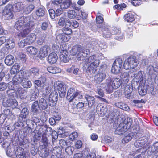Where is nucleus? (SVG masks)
<instances>
[{
    "mask_svg": "<svg viewBox=\"0 0 158 158\" xmlns=\"http://www.w3.org/2000/svg\"><path fill=\"white\" fill-rule=\"evenodd\" d=\"M133 120L130 118L127 117L124 119L121 122L116 129L115 132L116 134L121 135L126 132L127 129L130 127L132 124Z\"/></svg>",
    "mask_w": 158,
    "mask_h": 158,
    "instance_id": "f257e3e1",
    "label": "nucleus"
},
{
    "mask_svg": "<svg viewBox=\"0 0 158 158\" xmlns=\"http://www.w3.org/2000/svg\"><path fill=\"white\" fill-rule=\"evenodd\" d=\"M96 56L93 55L89 57L88 62L90 63L86 69L87 72L91 74H94L97 71V68L98 66L100 60L96 59Z\"/></svg>",
    "mask_w": 158,
    "mask_h": 158,
    "instance_id": "f03ea898",
    "label": "nucleus"
},
{
    "mask_svg": "<svg viewBox=\"0 0 158 158\" xmlns=\"http://www.w3.org/2000/svg\"><path fill=\"white\" fill-rule=\"evenodd\" d=\"M138 64L136 56L131 55L125 60L123 67L126 70L132 69L135 68Z\"/></svg>",
    "mask_w": 158,
    "mask_h": 158,
    "instance_id": "7ed1b4c3",
    "label": "nucleus"
},
{
    "mask_svg": "<svg viewBox=\"0 0 158 158\" xmlns=\"http://www.w3.org/2000/svg\"><path fill=\"white\" fill-rule=\"evenodd\" d=\"M78 98V99H81L83 98L81 92L78 90H75L74 88H71L69 89L67 92L66 99L69 102L73 101L76 98Z\"/></svg>",
    "mask_w": 158,
    "mask_h": 158,
    "instance_id": "20e7f679",
    "label": "nucleus"
},
{
    "mask_svg": "<svg viewBox=\"0 0 158 158\" xmlns=\"http://www.w3.org/2000/svg\"><path fill=\"white\" fill-rule=\"evenodd\" d=\"M111 28V27L103 25L99 27L98 30L104 37L110 38L112 36Z\"/></svg>",
    "mask_w": 158,
    "mask_h": 158,
    "instance_id": "39448f33",
    "label": "nucleus"
},
{
    "mask_svg": "<svg viewBox=\"0 0 158 158\" xmlns=\"http://www.w3.org/2000/svg\"><path fill=\"white\" fill-rule=\"evenodd\" d=\"M123 64V60L121 58H118L114 61L111 69L112 73L117 74L120 72Z\"/></svg>",
    "mask_w": 158,
    "mask_h": 158,
    "instance_id": "423d86ee",
    "label": "nucleus"
},
{
    "mask_svg": "<svg viewBox=\"0 0 158 158\" xmlns=\"http://www.w3.org/2000/svg\"><path fill=\"white\" fill-rule=\"evenodd\" d=\"M31 21L27 22L24 26L23 30L18 35V36L22 38L26 37L31 31V28L33 26V25L31 24Z\"/></svg>",
    "mask_w": 158,
    "mask_h": 158,
    "instance_id": "0eeeda50",
    "label": "nucleus"
},
{
    "mask_svg": "<svg viewBox=\"0 0 158 158\" xmlns=\"http://www.w3.org/2000/svg\"><path fill=\"white\" fill-rule=\"evenodd\" d=\"M112 35H115L116 36L115 37V39L121 41L124 38V35L121 33V29L114 27H111Z\"/></svg>",
    "mask_w": 158,
    "mask_h": 158,
    "instance_id": "6e6552de",
    "label": "nucleus"
},
{
    "mask_svg": "<svg viewBox=\"0 0 158 158\" xmlns=\"http://www.w3.org/2000/svg\"><path fill=\"white\" fill-rule=\"evenodd\" d=\"M55 89L58 90L59 96L61 98H63L65 96L66 89L65 85L64 83L61 82L58 83L56 86H54Z\"/></svg>",
    "mask_w": 158,
    "mask_h": 158,
    "instance_id": "1a4fd4ad",
    "label": "nucleus"
},
{
    "mask_svg": "<svg viewBox=\"0 0 158 158\" xmlns=\"http://www.w3.org/2000/svg\"><path fill=\"white\" fill-rule=\"evenodd\" d=\"M90 50L86 48L83 49L77 56V58L78 60H84L89 56Z\"/></svg>",
    "mask_w": 158,
    "mask_h": 158,
    "instance_id": "9d476101",
    "label": "nucleus"
},
{
    "mask_svg": "<svg viewBox=\"0 0 158 158\" xmlns=\"http://www.w3.org/2000/svg\"><path fill=\"white\" fill-rule=\"evenodd\" d=\"M45 133H43L42 136V142L43 144L42 145V148L45 149V151L44 153L45 156H47L49 154V152L47 151V148L48 146V139L46 135L45 134Z\"/></svg>",
    "mask_w": 158,
    "mask_h": 158,
    "instance_id": "9b49d317",
    "label": "nucleus"
},
{
    "mask_svg": "<svg viewBox=\"0 0 158 158\" xmlns=\"http://www.w3.org/2000/svg\"><path fill=\"white\" fill-rule=\"evenodd\" d=\"M13 88L10 89V91H13V92H10V94H11L13 97L14 96H17L18 94L19 95H22L23 94L24 92V89L22 88L21 87H17V85L13 86Z\"/></svg>",
    "mask_w": 158,
    "mask_h": 158,
    "instance_id": "f8f14e48",
    "label": "nucleus"
},
{
    "mask_svg": "<svg viewBox=\"0 0 158 158\" xmlns=\"http://www.w3.org/2000/svg\"><path fill=\"white\" fill-rule=\"evenodd\" d=\"M49 48L47 45H45L42 46L40 49L38 54V56L41 59L44 58L48 54Z\"/></svg>",
    "mask_w": 158,
    "mask_h": 158,
    "instance_id": "ddd939ff",
    "label": "nucleus"
},
{
    "mask_svg": "<svg viewBox=\"0 0 158 158\" xmlns=\"http://www.w3.org/2000/svg\"><path fill=\"white\" fill-rule=\"evenodd\" d=\"M51 96L49 98V102L48 105L51 107L55 106L58 99V95L57 94L51 93Z\"/></svg>",
    "mask_w": 158,
    "mask_h": 158,
    "instance_id": "4468645a",
    "label": "nucleus"
},
{
    "mask_svg": "<svg viewBox=\"0 0 158 158\" xmlns=\"http://www.w3.org/2000/svg\"><path fill=\"white\" fill-rule=\"evenodd\" d=\"M15 153L17 158H29L27 154H26L24 149L22 147H18Z\"/></svg>",
    "mask_w": 158,
    "mask_h": 158,
    "instance_id": "2eb2a0df",
    "label": "nucleus"
},
{
    "mask_svg": "<svg viewBox=\"0 0 158 158\" xmlns=\"http://www.w3.org/2000/svg\"><path fill=\"white\" fill-rule=\"evenodd\" d=\"M29 114V112L28 109L26 107L23 108L19 116V120L23 122H27V116Z\"/></svg>",
    "mask_w": 158,
    "mask_h": 158,
    "instance_id": "dca6fc26",
    "label": "nucleus"
},
{
    "mask_svg": "<svg viewBox=\"0 0 158 158\" xmlns=\"http://www.w3.org/2000/svg\"><path fill=\"white\" fill-rule=\"evenodd\" d=\"M42 129H44V131H42L43 133H45L46 135H51L52 139H55L57 138L58 135H56L55 136L54 135V134L56 133V132L55 131H53L52 128L50 127H44Z\"/></svg>",
    "mask_w": 158,
    "mask_h": 158,
    "instance_id": "f3484780",
    "label": "nucleus"
},
{
    "mask_svg": "<svg viewBox=\"0 0 158 158\" xmlns=\"http://www.w3.org/2000/svg\"><path fill=\"white\" fill-rule=\"evenodd\" d=\"M110 81L116 89L119 88L122 84L121 79L117 77L110 78Z\"/></svg>",
    "mask_w": 158,
    "mask_h": 158,
    "instance_id": "a211bd4d",
    "label": "nucleus"
},
{
    "mask_svg": "<svg viewBox=\"0 0 158 158\" xmlns=\"http://www.w3.org/2000/svg\"><path fill=\"white\" fill-rule=\"evenodd\" d=\"M36 35L33 33H31L28 35L24 40V43L26 44L30 45L36 40Z\"/></svg>",
    "mask_w": 158,
    "mask_h": 158,
    "instance_id": "6ab92c4d",
    "label": "nucleus"
},
{
    "mask_svg": "<svg viewBox=\"0 0 158 158\" xmlns=\"http://www.w3.org/2000/svg\"><path fill=\"white\" fill-rule=\"evenodd\" d=\"M58 59L57 54L54 52H52L49 54L47 58V60L50 64L55 63Z\"/></svg>",
    "mask_w": 158,
    "mask_h": 158,
    "instance_id": "aec40b11",
    "label": "nucleus"
},
{
    "mask_svg": "<svg viewBox=\"0 0 158 158\" xmlns=\"http://www.w3.org/2000/svg\"><path fill=\"white\" fill-rule=\"evenodd\" d=\"M84 48L81 45L76 44L73 46L70 51V53L73 56H75L80 52Z\"/></svg>",
    "mask_w": 158,
    "mask_h": 158,
    "instance_id": "412c9836",
    "label": "nucleus"
},
{
    "mask_svg": "<svg viewBox=\"0 0 158 158\" xmlns=\"http://www.w3.org/2000/svg\"><path fill=\"white\" fill-rule=\"evenodd\" d=\"M27 21V18L25 17H22L20 18L18 21L16 22L15 26L17 29L20 28L21 27L24 26H25L26 23V22Z\"/></svg>",
    "mask_w": 158,
    "mask_h": 158,
    "instance_id": "4be33fe9",
    "label": "nucleus"
},
{
    "mask_svg": "<svg viewBox=\"0 0 158 158\" xmlns=\"http://www.w3.org/2000/svg\"><path fill=\"white\" fill-rule=\"evenodd\" d=\"M60 60L64 63H66L69 60L68 56V52L66 50H62L61 51L60 55Z\"/></svg>",
    "mask_w": 158,
    "mask_h": 158,
    "instance_id": "5701e85b",
    "label": "nucleus"
},
{
    "mask_svg": "<svg viewBox=\"0 0 158 158\" xmlns=\"http://www.w3.org/2000/svg\"><path fill=\"white\" fill-rule=\"evenodd\" d=\"M39 108L41 110H45L48 108V104L44 98L40 99L39 101Z\"/></svg>",
    "mask_w": 158,
    "mask_h": 158,
    "instance_id": "b1692460",
    "label": "nucleus"
},
{
    "mask_svg": "<svg viewBox=\"0 0 158 158\" xmlns=\"http://www.w3.org/2000/svg\"><path fill=\"white\" fill-rule=\"evenodd\" d=\"M10 139H4L3 143V147L6 150V153L9 157L10 156Z\"/></svg>",
    "mask_w": 158,
    "mask_h": 158,
    "instance_id": "393cba45",
    "label": "nucleus"
},
{
    "mask_svg": "<svg viewBox=\"0 0 158 158\" xmlns=\"http://www.w3.org/2000/svg\"><path fill=\"white\" fill-rule=\"evenodd\" d=\"M124 20L129 23H132L135 20V15L131 12L125 14L124 16Z\"/></svg>",
    "mask_w": 158,
    "mask_h": 158,
    "instance_id": "a878e982",
    "label": "nucleus"
},
{
    "mask_svg": "<svg viewBox=\"0 0 158 158\" xmlns=\"http://www.w3.org/2000/svg\"><path fill=\"white\" fill-rule=\"evenodd\" d=\"M106 76L105 73H99L95 75L94 79L97 83H100L105 79Z\"/></svg>",
    "mask_w": 158,
    "mask_h": 158,
    "instance_id": "bb28decb",
    "label": "nucleus"
},
{
    "mask_svg": "<svg viewBox=\"0 0 158 158\" xmlns=\"http://www.w3.org/2000/svg\"><path fill=\"white\" fill-rule=\"evenodd\" d=\"M72 4L71 0H64L60 4V8L61 9L65 10L69 8Z\"/></svg>",
    "mask_w": 158,
    "mask_h": 158,
    "instance_id": "cd10ccee",
    "label": "nucleus"
},
{
    "mask_svg": "<svg viewBox=\"0 0 158 158\" xmlns=\"http://www.w3.org/2000/svg\"><path fill=\"white\" fill-rule=\"evenodd\" d=\"M23 7L21 3L18 2L13 4L11 7V10L14 12H18L23 10Z\"/></svg>",
    "mask_w": 158,
    "mask_h": 158,
    "instance_id": "c85d7f7f",
    "label": "nucleus"
},
{
    "mask_svg": "<svg viewBox=\"0 0 158 158\" xmlns=\"http://www.w3.org/2000/svg\"><path fill=\"white\" fill-rule=\"evenodd\" d=\"M15 74L12 79L13 85L11 86V87L13 86H13H16L23 81L19 75L18 74Z\"/></svg>",
    "mask_w": 158,
    "mask_h": 158,
    "instance_id": "c756f323",
    "label": "nucleus"
},
{
    "mask_svg": "<svg viewBox=\"0 0 158 158\" xmlns=\"http://www.w3.org/2000/svg\"><path fill=\"white\" fill-rule=\"evenodd\" d=\"M85 98L87 101L89 106L91 107L95 104V98L94 97L86 95Z\"/></svg>",
    "mask_w": 158,
    "mask_h": 158,
    "instance_id": "7c9ffc66",
    "label": "nucleus"
},
{
    "mask_svg": "<svg viewBox=\"0 0 158 158\" xmlns=\"http://www.w3.org/2000/svg\"><path fill=\"white\" fill-rule=\"evenodd\" d=\"M151 151L156 156L155 158H158V141L154 143L152 146Z\"/></svg>",
    "mask_w": 158,
    "mask_h": 158,
    "instance_id": "2f4dec72",
    "label": "nucleus"
},
{
    "mask_svg": "<svg viewBox=\"0 0 158 158\" xmlns=\"http://www.w3.org/2000/svg\"><path fill=\"white\" fill-rule=\"evenodd\" d=\"M15 58L16 60L21 61L23 63H25L26 61V55L23 53H19L15 56Z\"/></svg>",
    "mask_w": 158,
    "mask_h": 158,
    "instance_id": "473e14b6",
    "label": "nucleus"
},
{
    "mask_svg": "<svg viewBox=\"0 0 158 158\" xmlns=\"http://www.w3.org/2000/svg\"><path fill=\"white\" fill-rule=\"evenodd\" d=\"M59 144L62 148H65L66 152L69 154V151L70 148L68 147L66 141L63 139H61L59 141Z\"/></svg>",
    "mask_w": 158,
    "mask_h": 158,
    "instance_id": "72a5a7b5",
    "label": "nucleus"
},
{
    "mask_svg": "<svg viewBox=\"0 0 158 158\" xmlns=\"http://www.w3.org/2000/svg\"><path fill=\"white\" fill-rule=\"evenodd\" d=\"M20 69V66L17 63H15L10 69V74H17V73L19 71Z\"/></svg>",
    "mask_w": 158,
    "mask_h": 158,
    "instance_id": "f704fd0d",
    "label": "nucleus"
},
{
    "mask_svg": "<svg viewBox=\"0 0 158 158\" xmlns=\"http://www.w3.org/2000/svg\"><path fill=\"white\" fill-rule=\"evenodd\" d=\"M26 50L28 53L33 55H36L38 52L37 49L32 46L27 47Z\"/></svg>",
    "mask_w": 158,
    "mask_h": 158,
    "instance_id": "c9c22d12",
    "label": "nucleus"
},
{
    "mask_svg": "<svg viewBox=\"0 0 158 158\" xmlns=\"http://www.w3.org/2000/svg\"><path fill=\"white\" fill-rule=\"evenodd\" d=\"M45 13V8L43 7H40L38 8L35 11V14L37 17H43Z\"/></svg>",
    "mask_w": 158,
    "mask_h": 158,
    "instance_id": "e433bc0d",
    "label": "nucleus"
},
{
    "mask_svg": "<svg viewBox=\"0 0 158 158\" xmlns=\"http://www.w3.org/2000/svg\"><path fill=\"white\" fill-rule=\"evenodd\" d=\"M48 71L50 73L53 74H56L60 73V69L56 67L50 66L47 68Z\"/></svg>",
    "mask_w": 158,
    "mask_h": 158,
    "instance_id": "4c0bfd02",
    "label": "nucleus"
},
{
    "mask_svg": "<svg viewBox=\"0 0 158 158\" xmlns=\"http://www.w3.org/2000/svg\"><path fill=\"white\" fill-rule=\"evenodd\" d=\"M58 40L61 42V43H64L68 41L69 39V38H68L66 36V35L64 33L58 35Z\"/></svg>",
    "mask_w": 158,
    "mask_h": 158,
    "instance_id": "58836bf2",
    "label": "nucleus"
},
{
    "mask_svg": "<svg viewBox=\"0 0 158 158\" xmlns=\"http://www.w3.org/2000/svg\"><path fill=\"white\" fill-rule=\"evenodd\" d=\"M39 108V104L37 101H35L31 106V110L34 114L37 113L38 112V108Z\"/></svg>",
    "mask_w": 158,
    "mask_h": 158,
    "instance_id": "ea45409f",
    "label": "nucleus"
},
{
    "mask_svg": "<svg viewBox=\"0 0 158 158\" xmlns=\"http://www.w3.org/2000/svg\"><path fill=\"white\" fill-rule=\"evenodd\" d=\"M114 89H116L109 81L107 82V86L106 88V91L108 93L110 94L113 92Z\"/></svg>",
    "mask_w": 158,
    "mask_h": 158,
    "instance_id": "a19ab883",
    "label": "nucleus"
},
{
    "mask_svg": "<svg viewBox=\"0 0 158 158\" xmlns=\"http://www.w3.org/2000/svg\"><path fill=\"white\" fill-rule=\"evenodd\" d=\"M144 144V140L141 138L138 139L134 143L135 146L136 148L142 147Z\"/></svg>",
    "mask_w": 158,
    "mask_h": 158,
    "instance_id": "79ce46f5",
    "label": "nucleus"
},
{
    "mask_svg": "<svg viewBox=\"0 0 158 158\" xmlns=\"http://www.w3.org/2000/svg\"><path fill=\"white\" fill-rule=\"evenodd\" d=\"M51 91V89L50 88H49V87H46L45 91L44 92L43 94V97L46 99L48 98H49V97L51 96V95H50V94L51 93H50ZM51 93L52 94L53 93H52V92Z\"/></svg>",
    "mask_w": 158,
    "mask_h": 158,
    "instance_id": "37998d69",
    "label": "nucleus"
},
{
    "mask_svg": "<svg viewBox=\"0 0 158 158\" xmlns=\"http://www.w3.org/2000/svg\"><path fill=\"white\" fill-rule=\"evenodd\" d=\"M67 16L69 19H73L76 17L77 16V14L75 10H71L68 11Z\"/></svg>",
    "mask_w": 158,
    "mask_h": 158,
    "instance_id": "c03bdc74",
    "label": "nucleus"
},
{
    "mask_svg": "<svg viewBox=\"0 0 158 158\" xmlns=\"http://www.w3.org/2000/svg\"><path fill=\"white\" fill-rule=\"evenodd\" d=\"M132 133L131 132L127 134L124 135V137L123 139L122 142H124V143H127L131 140L132 139Z\"/></svg>",
    "mask_w": 158,
    "mask_h": 158,
    "instance_id": "a18cd8bd",
    "label": "nucleus"
},
{
    "mask_svg": "<svg viewBox=\"0 0 158 158\" xmlns=\"http://www.w3.org/2000/svg\"><path fill=\"white\" fill-rule=\"evenodd\" d=\"M26 122L27 126L26 127H24L23 130V132L25 135H27L30 133H31L32 131V130L31 128L28 127L29 126V124L28 123H27V122Z\"/></svg>",
    "mask_w": 158,
    "mask_h": 158,
    "instance_id": "49530a36",
    "label": "nucleus"
},
{
    "mask_svg": "<svg viewBox=\"0 0 158 158\" xmlns=\"http://www.w3.org/2000/svg\"><path fill=\"white\" fill-rule=\"evenodd\" d=\"M39 70L36 67H33L29 70V72L31 74L34 75H38L39 74Z\"/></svg>",
    "mask_w": 158,
    "mask_h": 158,
    "instance_id": "de8ad7c7",
    "label": "nucleus"
},
{
    "mask_svg": "<svg viewBox=\"0 0 158 158\" xmlns=\"http://www.w3.org/2000/svg\"><path fill=\"white\" fill-rule=\"evenodd\" d=\"M34 8V5L29 4L26 7L25 9V11L26 14H29L32 11Z\"/></svg>",
    "mask_w": 158,
    "mask_h": 158,
    "instance_id": "09e8293b",
    "label": "nucleus"
},
{
    "mask_svg": "<svg viewBox=\"0 0 158 158\" xmlns=\"http://www.w3.org/2000/svg\"><path fill=\"white\" fill-rule=\"evenodd\" d=\"M78 136V134L77 132H74L70 134L69 136L70 140L73 141L76 140Z\"/></svg>",
    "mask_w": 158,
    "mask_h": 158,
    "instance_id": "8fccbe9b",
    "label": "nucleus"
},
{
    "mask_svg": "<svg viewBox=\"0 0 158 158\" xmlns=\"http://www.w3.org/2000/svg\"><path fill=\"white\" fill-rule=\"evenodd\" d=\"M96 20L97 23L101 24L104 21L103 15L101 14V15L97 16Z\"/></svg>",
    "mask_w": 158,
    "mask_h": 158,
    "instance_id": "3c124183",
    "label": "nucleus"
},
{
    "mask_svg": "<svg viewBox=\"0 0 158 158\" xmlns=\"http://www.w3.org/2000/svg\"><path fill=\"white\" fill-rule=\"evenodd\" d=\"M39 92H35L34 91L31 94L30 96V99L31 101L35 100L38 97Z\"/></svg>",
    "mask_w": 158,
    "mask_h": 158,
    "instance_id": "603ef678",
    "label": "nucleus"
},
{
    "mask_svg": "<svg viewBox=\"0 0 158 158\" xmlns=\"http://www.w3.org/2000/svg\"><path fill=\"white\" fill-rule=\"evenodd\" d=\"M19 75L21 80L23 81V79H26L27 77V73L23 70H20L18 74Z\"/></svg>",
    "mask_w": 158,
    "mask_h": 158,
    "instance_id": "864d4df0",
    "label": "nucleus"
},
{
    "mask_svg": "<svg viewBox=\"0 0 158 158\" xmlns=\"http://www.w3.org/2000/svg\"><path fill=\"white\" fill-rule=\"evenodd\" d=\"M61 117L58 116V118L57 117H55V118H49V121L50 124L51 125H53L55 124L56 122V120H59L60 119Z\"/></svg>",
    "mask_w": 158,
    "mask_h": 158,
    "instance_id": "5fc2aeb1",
    "label": "nucleus"
},
{
    "mask_svg": "<svg viewBox=\"0 0 158 158\" xmlns=\"http://www.w3.org/2000/svg\"><path fill=\"white\" fill-rule=\"evenodd\" d=\"M142 0H132L131 3L134 6H138L142 3Z\"/></svg>",
    "mask_w": 158,
    "mask_h": 158,
    "instance_id": "6e6d98bb",
    "label": "nucleus"
},
{
    "mask_svg": "<svg viewBox=\"0 0 158 158\" xmlns=\"http://www.w3.org/2000/svg\"><path fill=\"white\" fill-rule=\"evenodd\" d=\"M31 83L29 81H25L23 82L22 84L23 87L26 88H29L31 86Z\"/></svg>",
    "mask_w": 158,
    "mask_h": 158,
    "instance_id": "4d7b16f0",
    "label": "nucleus"
},
{
    "mask_svg": "<svg viewBox=\"0 0 158 158\" xmlns=\"http://www.w3.org/2000/svg\"><path fill=\"white\" fill-rule=\"evenodd\" d=\"M139 92L140 96H143L146 94V91L143 87L141 86L139 89Z\"/></svg>",
    "mask_w": 158,
    "mask_h": 158,
    "instance_id": "13d9d810",
    "label": "nucleus"
},
{
    "mask_svg": "<svg viewBox=\"0 0 158 158\" xmlns=\"http://www.w3.org/2000/svg\"><path fill=\"white\" fill-rule=\"evenodd\" d=\"M82 142L81 141L78 140L76 142L75 146L76 148L78 149L81 148L82 146Z\"/></svg>",
    "mask_w": 158,
    "mask_h": 158,
    "instance_id": "bf43d9fd",
    "label": "nucleus"
},
{
    "mask_svg": "<svg viewBox=\"0 0 158 158\" xmlns=\"http://www.w3.org/2000/svg\"><path fill=\"white\" fill-rule=\"evenodd\" d=\"M85 105V103L84 102H79L77 105L76 106V108L77 109H82L83 110L84 109V106Z\"/></svg>",
    "mask_w": 158,
    "mask_h": 158,
    "instance_id": "052dcab7",
    "label": "nucleus"
},
{
    "mask_svg": "<svg viewBox=\"0 0 158 158\" xmlns=\"http://www.w3.org/2000/svg\"><path fill=\"white\" fill-rule=\"evenodd\" d=\"M63 32L65 34L68 36L70 35L72 33V31L71 29H63Z\"/></svg>",
    "mask_w": 158,
    "mask_h": 158,
    "instance_id": "680f3d73",
    "label": "nucleus"
},
{
    "mask_svg": "<svg viewBox=\"0 0 158 158\" xmlns=\"http://www.w3.org/2000/svg\"><path fill=\"white\" fill-rule=\"evenodd\" d=\"M3 105L4 107H9L10 106V99H4L3 100Z\"/></svg>",
    "mask_w": 158,
    "mask_h": 158,
    "instance_id": "e2e57ef3",
    "label": "nucleus"
},
{
    "mask_svg": "<svg viewBox=\"0 0 158 158\" xmlns=\"http://www.w3.org/2000/svg\"><path fill=\"white\" fill-rule=\"evenodd\" d=\"M48 11L50 17L52 19H54L56 16L55 11L53 9H51L49 10Z\"/></svg>",
    "mask_w": 158,
    "mask_h": 158,
    "instance_id": "0e129e2a",
    "label": "nucleus"
},
{
    "mask_svg": "<svg viewBox=\"0 0 158 158\" xmlns=\"http://www.w3.org/2000/svg\"><path fill=\"white\" fill-rule=\"evenodd\" d=\"M7 87L6 84L4 82L0 83V91H4L6 89Z\"/></svg>",
    "mask_w": 158,
    "mask_h": 158,
    "instance_id": "69168bd1",
    "label": "nucleus"
},
{
    "mask_svg": "<svg viewBox=\"0 0 158 158\" xmlns=\"http://www.w3.org/2000/svg\"><path fill=\"white\" fill-rule=\"evenodd\" d=\"M66 22V21H65L64 18L61 17L59 20L58 23L60 26H63L64 25V23H65Z\"/></svg>",
    "mask_w": 158,
    "mask_h": 158,
    "instance_id": "338daca9",
    "label": "nucleus"
},
{
    "mask_svg": "<svg viewBox=\"0 0 158 158\" xmlns=\"http://www.w3.org/2000/svg\"><path fill=\"white\" fill-rule=\"evenodd\" d=\"M3 13L4 14L9 15L10 13V6L7 5L4 10Z\"/></svg>",
    "mask_w": 158,
    "mask_h": 158,
    "instance_id": "774afa93",
    "label": "nucleus"
}]
</instances>
